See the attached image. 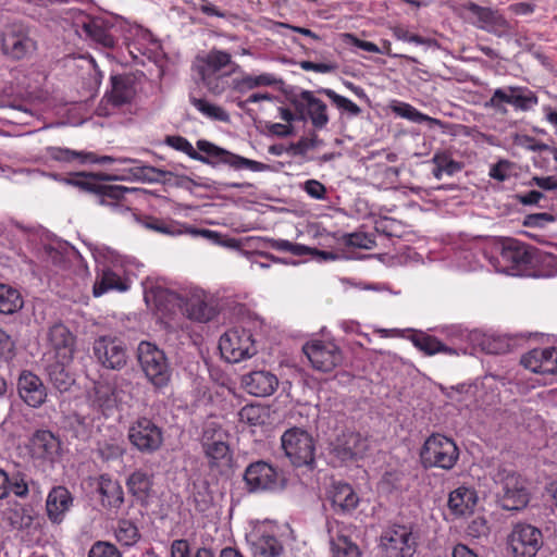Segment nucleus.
Segmentation results:
<instances>
[{
	"label": "nucleus",
	"mask_w": 557,
	"mask_h": 557,
	"mask_svg": "<svg viewBox=\"0 0 557 557\" xmlns=\"http://www.w3.org/2000/svg\"><path fill=\"white\" fill-rule=\"evenodd\" d=\"M511 163L507 160H499L490 170V176L498 182H505L509 177V169Z\"/></svg>",
	"instance_id": "obj_64"
},
{
	"label": "nucleus",
	"mask_w": 557,
	"mask_h": 557,
	"mask_svg": "<svg viewBox=\"0 0 557 557\" xmlns=\"http://www.w3.org/2000/svg\"><path fill=\"white\" fill-rule=\"evenodd\" d=\"M255 557H277L283 550L280 541L272 535H261L251 545Z\"/></svg>",
	"instance_id": "obj_39"
},
{
	"label": "nucleus",
	"mask_w": 557,
	"mask_h": 557,
	"mask_svg": "<svg viewBox=\"0 0 557 557\" xmlns=\"http://www.w3.org/2000/svg\"><path fill=\"white\" fill-rule=\"evenodd\" d=\"M112 89L103 99L114 108L129 103L135 96V87L132 78L124 75L111 77Z\"/></svg>",
	"instance_id": "obj_25"
},
{
	"label": "nucleus",
	"mask_w": 557,
	"mask_h": 557,
	"mask_svg": "<svg viewBox=\"0 0 557 557\" xmlns=\"http://www.w3.org/2000/svg\"><path fill=\"white\" fill-rule=\"evenodd\" d=\"M128 285L112 270H103L94 285V296L99 297L109 290L125 292Z\"/></svg>",
	"instance_id": "obj_35"
},
{
	"label": "nucleus",
	"mask_w": 557,
	"mask_h": 557,
	"mask_svg": "<svg viewBox=\"0 0 557 557\" xmlns=\"http://www.w3.org/2000/svg\"><path fill=\"white\" fill-rule=\"evenodd\" d=\"M69 426L76 438L87 441L91 435L92 419L75 412L69 417Z\"/></svg>",
	"instance_id": "obj_44"
},
{
	"label": "nucleus",
	"mask_w": 557,
	"mask_h": 557,
	"mask_svg": "<svg viewBox=\"0 0 557 557\" xmlns=\"http://www.w3.org/2000/svg\"><path fill=\"white\" fill-rule=\"evenodd\" d=\"M545 348H535L527 352L521 358V364L534 373L543 374Z\"/></svg>",
	"instance_id": "obj_50"
},
{
	"label": "nucleus",
	"mask_w": 557,
	"mask_h": 557,
	"mask_svg": "<svg viewBox=\"0 0 557 557\" xmlns=\"http://www.w3.org/2000/svg\"><path fill=\"white\" fill-rule=\"evenodd\" d=\"M304 99L309 104L308 115L312 125L315 128H323L329 123L327 108L326 104L319 98L314 97L313 92L310 90L305 91Z\"/></svg>",
	"instance_id": "obj_33"
},
{
	"label": "nucleus",
	"mask_w": 557,
	"mask_h": 557,
	"mask_svg": "<svg viewBox=\"0 0 557 557\" xmlns=\"http://www.w3.org/2000/svg\"><path fill=\"white\" fill-rule=\"evenodd\" d=\"M459 458L456 443L442 434L430 435L420 451L421 465L425 469L441 468L450 470Z\"/></svg>",
	"instance_id": "obj_6"
},
{
	"label": "nucleus",
	"mask_w": 557,
	"mask_h": 557,
	"mask_svg": "<svg viewBox=\"0 0 557 557\" xmlns=\"http://www.w3.org/2000/svg\"><path fill=\"white\" fill-rule=\"evenodd\" d=\"M321 144V140L315 134L311 137H301L297 143L290 144L288 150L293 151L294 154L305 156L309 150L317 148Z\"/></svg>",
	"instance_id": "obj_56"
},
{
	"label": "nucleus",
	"mask_w": 557,
	"mask_h": 557,
	"mask_svg": "<svg viewBox=\"0 0 557 557\" xmlns=\"http://www.w3.org/2000/svg\"><path fill=\"white\" fill-rule=\"evenodd\" d=\"M368 449V441L360 433L347 431L339 435L333 453L342 461L361 458Z\"/></svg>",
	"instance_id": "obj_20"
},
{
	"label": "nucleus",
	"mask_w": 557,
	"mask_h": 557,
	"mask_svg": "<svg viewBox=\"0 0 557 557\" xmlns=\"http://www.w3.org/2000/svg\"><path fill=\"white\" fill-rule=\"evenodd\" d=\"M531 261V273L529 275L550 277L557 274V256L533 247Z\"/></svg>",
	"instance_id": "obj_29"
},
{
	"label": "nucleus",
	"mask_w": 557,
	"mask_h": 557,
	"mask_svg": "<svg viewBox=\"0 0 557 557\" xmlns=\"http://www.w3.org/2000/svg\"><path fill=\"white\" fill-rule=\"evenodd\" d=\"M92 352L97 361L109 370H121L127 363L126 346L116 337L100 336L94 342Z\"/></svg>",
	"instance_id": "obj_14"
},
{
	"label": "nucleus",
	"mask_w": 557,
	"mask_h": 557,
	"mask_svg": "<svg viewBox=\"0 0 557 557\" xmlns=\"http://www.w3.org/2000/svg\"><path fill=\"white\" fill-rule=\"evenodd\" d=\"M24 306L21 293L7 284H0V313L13 314Z\"/></svg>",
	"instance_id": "obj_36"
},
{
	"label": "nucleus",
	"mask_w": 557,
	"mask_h": 557,
	"mask_svg": "<svg viewBox=\"0 0 557 557\" xmlns=\"http://www.w3.org/2000/svg\"><path fill=\"white\" fill-rule=\"evenodd\" d=\"M127 437L131 444L143 454L157 451L163 443L162 429L146 417H140L132 422Z\"/></svg>",
	"instance_id": "obj_12"
},
{
	"label": "nucleus",
	"mask_w": 557,
	"mask_h": 557,
	"mask_svg": "<svg viewBox=\"0 0 557 557\" xmlns=\"http://www.w3.org/2000/svg\"><path fill=\"white\" fill-rule=\"evenodd\" d=\"M88 557H122V554L111 543L96 542L89 549Z\"/></svg>",
	"instance_id": "obj_55"
},
{
	"label": "nucleus",
	"mask_w": 557,
	"mask_h": 557,
	"mask_svg": "<svg viewBox=\"0 0 557 557\" xmlns=\"http://www.w3.org/2000/svg\"><path fill=\"white\" fill-rule=\"evenodd\" d=\"M190 103L206 117L220 121L230 122V114L220 106L208 102L206 99L197 98L195 96L189 97Z\"/></svg>",
	"instance_id": "obj_40"
},
{
	"label": "nucleus",
	"mask_w": 557,
	"mask_h": 557,
	"mask_svg": "<svg viewBox=\"0 0 557 557\" xmlns=\"http://www.w3.org/2000/svg\"><path fill=\"white\" fill-rule=\"evenodd\" d=\"M305 191L313 199H324L326 195L325 186L317 180H308L304 185Z\"/></svg>",
	"instance_id": "obj_63"
},
{
	"label": "nucleus",
	"mask_w": 557,
	"mask_h": 557,
	"mask_svg": "<svg viewBox=\"0 0 557 557\" xmlns=\"http://www.w3.org/2000/svg\"><path fill=\"white\" fill-rule=\"evenodd\" d=\"M432 162L438 165L448 175H453L461 169L458 162L450 159L449 156L444 152L435 153L432 158Z\"/></svg>",
	"instance_id": "obj_57"
},
{
	"label": "nucleus",
	"mask_w": 557,
	"mask_h": 557,
	"mask_svg": "<svg viewBox=\"0 0 557 557\" xmlns=\"http://www.w3.org/2000/svg\"><path fill=\"white\" fill-rule=\"evenodd\" d=\"M45 156L47 159L63 162V163H73L77 162L79 164L85 163H111L114 161L112 157L103 156L101 158H97L94 152H85V151H76L69 148L62 147H47L45 149Z\"/></svg>",
	"instance_id": "obj_22"
},
{
	"label": "nucleus",
	"mask_w": 557,
	"mask_h": 557,
	"mask_svg": "<svg viewBox=\"0 0 557 557\" xmlns=\"http://www.w3.org/2000/svg\"><path fill=\"white\" fill-rule=\"evenodd\" d=\"M202 446L211 467L219 466L221 461L230 459V447L221 440H206Z\"/></svg>",
	"instance_id": "obj_41"
},
{
	"label": "nucleus",
	"mask_w": 557,
	"mask_h": 557,
	"mask_svg": "<svg viewBox=\"0 0 557 557\" xmlns=\"http://www.w3.org/2000/svg\"><path fill=\"white\" fill-rule=\"evenodd\" d=\"M230 64H232V55L226 51L213 48L206 55H198L193 69L197 74H219Z\"/></svg>",
	"instance_id": "obj_24"
},
{
	"label": "nucleus",
	"mask_w": 557,
	"mask_h": 557,
	"mask_svg": "<svg viewBox=\"0 0 557 557\" xmlns=\"http://www.w3.org/2000/svg\"><path fill=\"white\" fill-rule=\"evenodd\" d=\"M60 449V440L48 430L36 431L29 440L30 457L40 465L52 463L59 456Z\"/></svg>",
	"instance_id": "obj_17"
},
{
	"label": "nucleus",
	"mask_w": 557,
	"mask_h": 557,
	"mask_svg": "<svg viewBox=\"0 0 557 557\" xmlns=\"http://www.w3.org/2000/svg\"><path fill=\"white\" fill-rule=\"evenodd\" d=\"M81 27L87 38L103 48H113L115 46L114 37L109 33L101 18L87 17L82 22Z\"/></svg>",
	"instance_id": "obj_28"
},
{
	"label": "nucleus",
	"mask_w": 557,
	"mask_h": 557,
	"mask_svg": "<svg viewBox=\"0 0 557 557\" xmlns=\"http://www.w3.org/2000/svg\"><path fill=\"white\" fill-rule=\"evenodd\" d=\"M242 385L245 391L256 397L271 396L278 386L275 374L265 370L251 371L242 376Z\"/></svg>",
	"instance_id": "obj_21"
},
{
	"label": "nucleus",
	"mask_w": 557,
	"mask_h": 557,
	"mask_svg": "<svg viewBox=\"0 0 557 557\" xmlns=\"http://www.w3.org/2000/svg\"><path fill=\"white\" fill-rule=\"evenodd\" d=\"M239 420L249 425H260L264 422L265 410L259 405H246L239 412Z\"/></svg>",
	"instance_id": "obj_46"
},
{
	"label": "nucleus",
	"mask_w": 557,
	"mask_h": 557,
	"mask_svg": "<svg viewBox=\"0 0 557 557\" xmlns=\"http://www.w3.org/2000/svg\"><path fill=\"white\" fill-rule=\"evenodd\" d=\"M267 243L269 247H271L274 250L290 252L292 255L299 257L306 256L307 252L310 250V247L308 246L301 244H294L286 239L269 238L267 239Z\"/></svg>",
	"instance_id": "obj_48"
},
{
	"label": "nucleus",
	"mask_w": 557,
	"mask_h": 557,
	"mask_svg": "<svg viewBox=\"0 0 557 557\" xmlns=\"http://www.w3.org/2000/svg\"><path fill=\"white\" fill-rule=\"evenodd\" d=\"M98 493L101 495V504L109 509L117 510L124 503V492L121 484L109 475L102 474L98 480Z\"/></svg>",
	"instance_id": "obj_26"
},
{
	"label": "nucleus",
	"mask_w": 557,
	"mask_h": 557,
	"mask_svg": "<svg viewBox=\"0 0 557 557\" xmlns=\"http://www.w3.org/2000/svg\"><path fill=\"white\" fill-rule=\"evenodd\" d=\"M137 357L147 380L157 389L166 387L172 377V369L163 350L150 342H141Z\"/></svg>",
	"instance_id": "obj_5"
},
{
	"label": "nucleus",
	"mask_w": 557,
	"mask_h": 557,
	"mask_svg": "<svg viewBox=\"0 0 557 557\" xmlns=\"http://www.w3.org/2000/svg\"><path fill=\"white\" fill-rule=\"evenodd\" d=\"M331 502L335 508L343 512H350L355 510L359 504V497L347 483H335L331 492Z\"/></svg>",
	"instance_id": "obj_30"
},
{
	"label": "nucleus",
	"mask_w": 557,
	"mask_h": 557,
	"mask_svg": "<svg viewBox=\"0 0 557 557\" xmlns=\"http://www.w3.org/2000/svg\"><path fill=\"white\" fill-rule=\"evenodd\" d=\"M72 506V496L67 488L63 486L53 487L48 494L46 500V510L48 518L53 523H60L64 515Z\"/></svg>",
	"instance_id": "obj_23"
},
{
	"label": "nucleus",
	"mask_w": 557,
	"mask_h": 557,
	"mask_svg": "<svg viewBox=\"0 0 557 557\" xmlns=\"http://www.w3.org/2000/svg\"><path fill=\"white\" fill-rule=\"evenodd\" d=\"M515 92H521V86H508L506 88H497L492 97L484 103L486 109H493L498 113H507L505 104L513 107Z\"/></svg>",
	"instance_id": "obj_37"
},
{
	"label": "nucleus",
	"mask_w": 557,
	"mask_h": 557,
	"mask_svg": "<svg viewBox=\"0 0 557 557\" xmlns=\"http://www.w3.org/2000/svg\"><path fill=\"white\" fill-rule=\"evenodd\" d=\"M330 544L334 557H361L359 546L346 535L332 537Z\"/></svg>",
	"instance_id": "obj_42"
},
{
	"label": "nucleus",
	"mask_w": 557,
	"mask_h": 557,
	"mask_svg": "<svg viewBox=\"0 0 557 557\" xmlns=\"http://www.w3.org/2000/svg\"><path fill=\"white\" fill-rule=\"evenodd\" d=\"M47 338L51 349L54 351L55 359L73 360L75 336L65 324L58 322L51 325L48 330Z\"/></svg>",
	"instance_id": "obj_19"
},
{
	"label": "nucleus",
	"mask_w": 557,
	"mask_h": 557,
	"mask_svg": "<svg viewBox=\"0 0 557 557\" xmlns=\"http://www.w3.org/2000/svg\"><path fill=\"white\" fill-rule=\"evenodd\" d=\"M165 144L175 150L186 153L190 159L211 166H216L218 164H227L235 170L243 168L249 169L253 172H263L270 170V165L265 163L235 154L206 139H199L196 144L198 150L206 153V156L199 153L183 136H168L165 138Z\"/></svg>",
	"instance_id": "obj_2"
},
{
	"label": "nucleus",
	"mask_w": 557,
	"mask_h": 557,
	"mask_svg": "<svg viewBox=\"0 0 557 557\" xmlns=\"http://www.w3.org/2000/svg\"><path fill=\"white\" fill-rule=\"evenodd\" d=\"M115 537L119 543L124 546H132L136 544L140 539V533L137 525L126 519H122L117 523L115 530Z\"/></svg>",
	"instance_id": "obj_43"
},
{
	"label": "nucleus",
	"mask_w": 557,
	"mask_h": 557,
	"mask_svg": "<svg viewBox=\"0 0 557 557\" xmlns=\"http://www.w3.org/2000/svg\"><path fill=\"white\" fill-rule=\"evenodd\" d=\"M70 362L57 359L47 367L49 381L61 393L67 392L75 382L73 375L66 369Z\"/></svg>",
	"instance_id": "obj_32"
},
{
	"label": "nucleus",
	"mask_w": 557,
	"mask_h": 557,
	"mask_svg": "<svg viewBox=\"0 0 557 557\" xmlns=\"http://www.w3.org/2000/svg\"><path fill=\"white\" fill-rule=\"evenodd\" d=\"M410 339L414 347H417L419 350L423 351L425 355L429 356L435 355L437 352H454V349L444 345L436 337L428 335L425 333L412 335Z\"/></svg>",
	"instance_id": "obj_38"
},
{
	"label": "nucleus",
	"mask_w": 557,
	"mask_h": 557,
	"mask_svg": "<svg viewBox=\"0 0 557 557\" xmlns=\"http://www.w3.org/2000/svg\"><path fill=\"white\" fill-rule=\"evenodd\" d=\"M285 456L295 467L313 469L315 463V444L311 434L300 428H290L281 436Z\"/></svg>",
	"instance_id": "obj_7"
},
{
	"label": "nucleus",
	"mask_w": 557,
	"mask_h": 557,
	"mask_svg": "<svg viewBox=\"0 0 557 557\" xmlns=\"http://www.w3.org/2000/svg\"><path fill=\"white\" fill-rule=\"evenodd\" d=\"M94 403L102 409H110L115 405L114 391L107 384L95 386Z\"/></svg>",
	"instance_id": "obj_51"
},
{
	"label": "nucleus",
	"mask_w": 557,
	"mask_h": 557,
	"mask_svg": "<svg viewBox=\"0 0 557 557\" xmlns=\"http://www.w3.org/2000/svg\"><path fill=\"white\" fill-rule=\"evenodd\" d=\"M312 367L321 372H331L343 361L341 349L331 342L313 341L302 348Z\"/></svg>",
	"instance_id": "obj_15"
},
{
	"label": "nucleus",
	"mask_w": 557,
	"mask_h": 557,
	"mask_svg": "<svg viewBox=\"0 0 557 557\" xmlns=\"http://www.w3.org/2000/svg\"><path fill=\"white\" fill-rule=\"evenodd\" d=\"M187 311L190 319L199 322L208 321L211 318V308L201 299L190 301Z\"/></svg>",
	"instance_id": "obj_54"
},
{
	"label": "nucleus",
	"mask_w": 557,
	"mask_h": 557,
	"mask_svg": "<svg viewBox=\"0 0 557 557\" xmlns=\"http://www.w3.org/2000/svg\"><path fill=\"white\" fill-rule=\"evenodd\" d=\"M123 454V449L117 444L112 443H99L97 448V455L103 461H109L121 457Z\"/></svg>",
	"instance_id": "obj_58"
},
{
	"label": "nucleus",
	"mask_w": 557,
	"mask_h": 557,
	"mask_svg": "<svg viewBox=\"0 0 557 557\" xmlns=\"http://www.w3.org/2000/svg\"><path fill=\"white\" fill-rule=\"evenodd\" d=\"M508 545L513 557H535L543 546L540 529L527 523H518L508 536Z\"/></svg>",
	"instance_id": "obj_13"
},
{
	"label": "nucleus",
	"mask_w": 557,
	"mask_h": 557,
	"mask_svg": "<svg viewBox=\"0 0 557 557\" xmlns=\"http://www.w3.org/2000/svg\"><path fill=\"white\" fill-rule=\"evenodd\" d=\"M20 398L30 408H40L48 399V388L32 371L23 370L16 383Z\"/></svg>",
	"instance_id": "obj_16"
},
{
	"label": "nucleus",
	"mask_w": 557,
	"mask_h": 557,
	"mask_svg": "<svg viewBox=\"0 0 557 557\" xmlns=\"http://www.w3.org/2000/svg\"><path fill=\"white\" fill-rule=\"evenodd\" d=\"M494 250L495 261L500 272L511 275L531 273L533 246L515 238H505L495 245Z\"/></svg>",
	"instance_id": "obj_3"
},
{
	"label": "nucleus",
	"mask_w": 557,
	"mask_h": 557,
	"mask_svg": "<svg viewBox=\"0 0 557 557\" xmlns=\"http://www.w3.org/2000/svg\"><path fill=\"white\" fill-rule=\"evenodd\" d=\"M543 374H557V348H545Z\"/></svg>",
	"instance_id": "obj_60"
},
{
	"label": "nucleus",
	"mask_w": 557,
	"mask_h": 557,
	"mask_svg": "<svg viewBox=\"0 0 557 557\" xmlns=\"http://www.w3.org/2000/svg\"><path fill=\"white\" fill-rule=\"evenodd\" d=\"M513 108L520 111H529L537 104L536 95L525 87H521V92H515Z\"/></svg>",
	"instance_id": "obj_53"
},
{
	"label": "nucleus",
	"mask_w": 557,
	"mask_h": 557,
	"mask_svg": "<svg viewBox=\"0 0 557 557\" xmlns=\"http://www.w3.org/2000/svg\"><path fill=\"white\" fill-rule=\"evenodd\" d=\"M319 92L324 94L338 109L348 112L351 116L361 113V109L348 98L336 94L333 89L321 88Z\"/></svg>",
	"instance_id": "obj_45"
},
{
	"label": "nucleus",
	"mask_w": 557,
	"mask_h": 557,
	"mask_svg": "<svg viewBox=\"0 0 557 557\" xmlns=\"http://www.w3.org/2000/svg\"><path fill=\"white\" fill-rule=\"evenodd\" d=\"M483 350L487 354L499 355L508 350V344L499 338H485L482 342Z\"/></svg>",
	"instance_id": "obj_62"
},
{
	"label": "nucleus",
	"mask_w": 557,
	"mask_h": 557,
	"mask_svg": "<svg viewBox=\"0 0 557 557\" xmlns=\"http://www.w3.org/2000/svg\"><path fill=\"white\" fill-rule=\"evenodd\" d=\"M249 493L274 492L284 487L282 473L263 460L251 462L243 475Z\"/></svg>",
	"instance_id": "obj_9"
},
{
	"label": "nucleus",
	"mask_w": 557,
	"mask_h": 557,
	"mask_svg": "<svg viewBox=\"0 0 557 557\" xmlns=\"http://www.w3.org/2000/svg\"><path fill=\"white\" fill-rule=\"evenodd\" d=\"M219 348L222 356L232 363L250 358L257 352L252 334L245 329L225 332L220 338Z\"/></svg>",
	"instance_id": "obj_11"
},
{
	"label": "nucleus",
	"mask_w": 557,
	"mask_h": 557,
	"mask_svg": "<svg viewBox=\"0 0 557 557\" xmlns=\"http://www.w3.org/2000/svg\"><path fill=\"white\" fill-rule=\"evenodd\" d=\"M497 496L505 510H521L530 499L525 480L512 469L499 466L493 474Z\"/></svg>",
	"instance_id": "obj_4"
},
{
	"label": "nucleus",
	"mask_w": 557,
	"mask_h": 557,
	"mask_svg": "<svg viewBox=\"0 0 557 557\" xmlns=\"http://www.w3.org/2000/svg\"><path fill=\"white\" fill-rule=\"evenodd\" d=\"M417 545L411 525H389L380 536L382 557H413Z\"/></svg>",
	"instance_id": "obj_8"
},
{
	"label": "nucleus",
	"mask_w": 557,
	"mask_h": 557,
	"mask_svg": "<svg viewBox=\"0 0 557 557\" xmlns=\"http://www.w3.org/2000/svg\"><path fill=\"white\" fill-rule=\"evenodd\" d=\"M152 484V475L140 469L131 473L126 480L128 492L140 503H147Z\"/></svg>",
	"instance_id": "obj_31"
},
{
	"label": "nucleus",
	"mask_w": 557,
	"mask_h": 557,
	"mask_svg": "<svg viewBox=\"0 0 557 557\" xmlns=\"http://www.w3.org/2000/svg\"><path fill=\"white\" fill-rule=\"evenodd\" d=\"M476 502L478 495L473 488L459 486L450 492L448 508L455 516H466L473 511Z\"/></svg>",
	"instance_id": "obj_27"
},
{
	"label": "nucleus",
	"mask_w": 557,
	"mask_h": 557,
	"mask_svg": "<svg viewBox=\"0 0 557 557\" xmlns=\"http://www.w3.org/2000/svg\"><path fill=\"white\" fill-rule=\"evenodd\" d=\"M555 218L546 212L528 214L524 219L523 225L529 227H543L547 223H550Z\"/></svg>",
	"instance_id": "obj_61"
},
{
	"label": "nucleus",
	"mask_w": 557,
	"mask_h": 557,
	"mask_svg": "<svg viewBox=\"0 0 557 557\" xmlns=\"http://www.w3.org/2000/svg\"><path fill=\"white\" fill-rule=\"evenodd\" d=\"M166 172L150 165H135V181L144 183L159 182Z\"/></svg>",
	"instance_id": "obj_52"
},
{
	"label": "nucleus",
	"mask_w": 557,
	"mask_h": 557,
	"mask_svg": "<svg viewBox=\"0 0 557 557\" xmlns=\"http://www.w3.org/2000/svg\"><path fill=\"white\" fill-rule=\"evenodd\" d=\"M305 91L302 90L300 94L295 95L290 98V103L295 108L296 113H294L297 117V121H306L307 120V113L309 109V104H307V101L304 99Z\"/></svg>",
	"instance_id": "obj_59"
},
{
	"label": "nucleus",
	"mask_w": 557,
	"mask_h": 557,
	"mask_svg": "<svg viewBox=\"0 0 557 557\" xmlns=\"http://www.w3.org/2000/svg\"><path fill=\"white\" fill-rule=\"evenodd\" d=\"M2 49L12 59L27 58L37 50L36 34L23 23H13L3 33Z\"/></svg>",
	"instance_id": "obj_10"
},
{
	"label": "nucleus",
	"mask_w": 557,
	"mask_h": 557,
	"mask_svg": "<svg viewBox=\"0 0 557 557\" xmlns=\"http://www.w3.org/2000/svg\"><path fill=\"white\" fill-rule=\"evenodd\" d=\"M339 242L348 247L361 249H372L375 245V240L366 233L343 234Z\"/></svg>",
	"instance_id": "obj_49"
},
{
	"label": "nucleus",
	"mask_w": 557,
	"mask_h": 557,
	"mask_svg": "<svg viewBox=\"0 0 557 557\" xmlns=\"http://www.w3.org/2000/svg\"><path fill=\"white\" fill-rule=\"evenodd\" d=\"M109 181H135V165L125 170L122 175L81 172L73 177L64 178L66 184L94 194L99 205L110 207L116 212H127L129 208L123 203V200L126 194L135 191L136 188L103 184Z\"/></svg>",
	"instance_id": "obj_1"
},
{
	"label": "nucleus",
	"mask_w": 557,
	"mask_h": 557,
	"mask_svg": "<svg viewBox=\"0 0 557 557\" xmlns=\"http://www.w3.org/2000/svg\"><path fill=\"white\" fill-rule=\"evenodd\" d=\"M274 75L270 73H262L260 75L246 74L242 78L233 81V88L238 92H245L261 86H274L281 83Z\"/></svg>",
	"instance_id": "obj_34"
},
{
	"label": "nucleus",
	"mask_w": 557,
	"mask_h": 557,
	"mask_svg": "<svg viewBox=\"0 0 557 557\" xmlns=\"http://www.w3.org/2000/svg\"><path fill=\"white\" fill-rule=\"evenodd\" d=\"M199 81L206 86L209 92L218 96L226 89V77L225 74H197Z\"/></svg>",
	"instance_id": "obj_47"
},
{
	"label": "nucleus",
	"mask_w": 557,
	"mask_h": 557,
	"mask_svg": "<svg viewBox=\"0 0 557 557\" xmlns=\"http://www.w3.org/2000/svg\"><path fill=\"white\" fill-rule=\"evenodd\" d=\"M463 10L475 18L473 24L481 29L497 36L509 29V23L497 10L481 7L474 2L465 3Z\"/></svg>",
	"instance_id": "obj_18"
}]
</instances>
